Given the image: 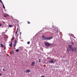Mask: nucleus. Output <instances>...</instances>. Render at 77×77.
I'll return each mask as SVG.
<instances>
[{
	"mask_svg": "<svg viewBox=\"0 0 77 77\" xmlns=\"http://www.w3.org/2000/svg\"><path fill=\"white\" fill-rule=\"evenodd\" d=\"M35 62H33L31 64V65L32 66H34V65H35Z\"/></svg>",
	"mask_w": 77,
	"mask_h": 77,
	"instance_id": "423d86ee",
	"label": "nucleus"
},
{
	"mask_svg": "<svg viewBox=\"0 0 77 77\" xmlns=\"http://www.w3.org/2000/svg\"><path fill=\"white\" fill-rule=\"evenodd\" d=\"M47 32H46V33H47Z\"/></svg>",
	"mask_w": 77,
	"mask_h": 77,
	"instance_id": "2f4dec72",
	"label": "nucleus"
},
{
	"mask_svg": "<svg viewBox=\"0 0 77 77\" xmlns=\"http://www.w3.org/2000/svg\"><path fill=\"white\" fill-rule=\"evenodd\" d=\"M67 51H69V50H67Z\"/></svg>",
	"mask_w": 77,
	"mask_h": 77,
	"instance_id": "c756f323",
	"label": "nucleus"
},
{
	"mask_svg": "<svg viewBox=\"0 0 77 77\" xmlns=\"http://www.w3.org/2000/svg\"><path fill=\"white\" fill-rule=\"evenodd\" d=\"M11 53H13V54H14V51H11Z\"/></svg>",
	"mask_w": 77,
	"mask_h": 77,
	"instance_id": "4be33fe9",
	"label": "nucleus"
},
{
	"mask_svg": "<svg viewBox=\"0 0 77 77\" xmlns=\"http://www.w3.org/2000/svg\"><path fill=\"white\" fill-rule=\"evenodd\" d=\"M55 68H59V66H56Z\"/></svg>",
	"mask_w": 77,
	"mask_h": 77,
	"instance_id": "bb28decb",
	"label": "nucleus"
},
{
	"mask_svg": "<svg viewBox=\"0 0 77 77\" xmlns=\"http://www.w3.org/2000/svg\"><path fill=\"white\" fill-rule=\"evenodd\" d=\"M14 37H12V41H14Z\"/></svg>",
	"mask_w": 77,
	"mask_h": 77,
	"instance_id": "393cba45",
	"label": "nucleus"
},
{
	"mask_svg": "<svg viewBox=\"0 0 77 77\" xmlns=\"http://www.w3.org/2000/svg\"><path fill=\"white\" fill-rule=\"evenodd\" d=\"M72 47V46L71 45H69V48H70V49H71Z\"/></svg>",
	"mask_w": 77,
	"mask_h": 77,
	"instance_id": "6e6552de",
	"label": "nucleus"
},
{
	"mask_svg": "<svg viewBox=\"0 0 77 77\" xmlns=\"http://www.w3.org/2000/svg\"><path fill=\"white\" fill-rule=\"evenodd\" d=\"M67 53H69V51H68Z\"/></svg>",
	"mask_w": 77,
	"mask_h": 77,
	"instance_id": "473e14b6",
	"label": "nucleus"
},
{
	"mask_svg": "<svg viewBox=\"0 0 77 77\" xmlns=\"http://www.w3.org/2000/svg\"><path fill=\"white\" fill-rule=\"evenodd\" d=\"M45 45L46 47H49V46H50L51 45V44L50 43H49L48 42H44Z\"/></svg>",
	"mask_w": 77,
	"mask_h": 77,
	"instance_id": "f03ea898",
	"label": "nucleus"
},
{
	"mask_svg": "<svg viewBox=\"0 0 77 77\" xmlns=\"http://www.w3.org/2000/svg\"><path fill=\"white\" fill-rule=\"evenodd\" d=\"M49 63H54V61H49Z\"/></svg>",
	"mask_w": 77,
	"mask_h": 77,
	"instance_id": "1a4fd4ad",
	"label": "nucleus"
},
{
	"mask_svg": "<svg viewBox=\"0 0 77 77\" xmlns=\"http://www.w3.org/2000/svg\"><path fill=\"white\" fill-rule=\"evenodd\" d=\"M30 72V70L29 69L26 70V71H24V72H26L27 73V72Z\"/></svg>",
	"mask_w": 77,
	"mask_h": 77,
	"instance_id": "39448f33",
	"label": "nucleus"
},
{
	"mask_svg": "<svg viewBox=\"0 0 77 77\" xmlns=\"http://www.w3.org/2000/svg\"><path fill=\"white\" fill-rule=\"evenodd\" d=\"M43 38H42V40H47V39H48V40H50V39H52L53 37H47L46 38V37H45V36L43 35L42 36Z\"/></svg>",
	"mask_w": 77,
	"mask_h": 77,
	"instance_id": "f257e3e1",
	"label": "nucleus"
},
{
	"mask_svg": "<svg viewBox=\"0 0 77 77\" xmlns=\"http://www.w3.org/2000/svg\"><path fill=\"white\" fill-rule=\"evenodd\" d=\"M15 46H16V44H14V47H15Z\"/></svg>",
	"mask_w": 77,
	"mask_h": 77,
	"instance_id": "a211bd4d",
	"label": "nucleus"
},
{
	"mask_svg": "<svg viewBox=\"0 0 77 77\" xmlns=\"http://www.w3.org/2000/svg\"><path fill=\"white\" fill-rule=\"evenodd\" d=\"M38 60H39V61H38V62H41V59H38Z\"/></svg>",
	"mask_w": 77,
	"mask_h": 77,
	"instance_id": "6ab92c4d",
	"label": "nucleus"
},
{
	"mask_svg": "<svg viewBox=\"0 0 77 77\" xmlns=\"http://www.w3.org/2000/svg\"><path fill=\"white\" fill-rule=\"evenodd\" d=\"M18 29H17L16 32L15 33L16 36H17V37L18 36V33H17V32H18Z\"/></svg>",
	"mask_w": 77,
	"mask_h": 77,
	"instance_id": "20e7f679",
	"label": "nucleus"
},
{
	"mask_svg": "<svg viewBox=\"0 0 77 77\" xmlns=\"http://www.w3.org/2000/svg\"><path fill=\"white\" fill-rule=\"evenodd\" d=\"M71 44H72V45H74V42H72L71 43Z\"/></svg>",
	"mask_w": 77,
	"mask_h": 77,
	"instance_id": "a878e982",
	"label": "nucleus"
},
{
	"mask_svg": "<svg viewBox=\"0 0 77 77\" xmlns=\"http://www.w3.org/2000/svg\"><path fill=\"white\" fill-rule=\"evenodd\" d=\"M4 17H5V18H6V17H7V16H8V14H6L4 15Z\"/></svg>",
	"mask_w": 77,
	"mask_h": 77,
	"instance_id": "9b49d317",
	"label": "nucleus"
},
{
	"mask_svg": "<svg viewBox=\"0 0 77 77\" xmlns=\"http://www.w3.org/2000/svg\"><path fill=\"white\" fill-rule=\"evenodd\" d=\"M20 35H21V33L20 32Z\"/></svg>",
	"mask_w": 77,
	"mask_h": 77,
	"instance_id": "7c9ffc66",
	"label": "nucleus"
},
{
	"mask_svg": "<svg viewBox=\"0 0 77 77\" xmlns=\"http://www.w3.org/2000/svg\"><path fill=\"white\" fill-rule=\"evenodd\" d=\"M70 36H74V35H72V34H71L70 35Z\"/></svg>",
	"mask_w": 77,
	"mask_h": 77,
	"instance_id": "aec40b11",
	"label": "nucleus"
},
{
	"mask_svg": "<svg viewBox=\"0 0 77 77\" xmlns=\"http://www.w3.org/2000/svg\"><path fill=\"white\" fill-rule=\"evenodd\" d=\"M54 32H55L56 33L58 34V30H57V29L54 30Z\"/></svg>",
	"mask_w": 77,
	"mask_h": 77,
	"instance_id": "0eeeda50",
	"label": "nucleus"
},
{
	"mask_svg": "<svg viewBox=\"0 0 77 77\" xmlns=\"http://www.w3.org/2000/svg\"><path fill=\"white\" fill-rule=\"evenodd\" d=\"M0 45H1V47H3H3L4 45H3V44H1Z\"/></svg>",
	"mask_w": 77,
	"mask_h": 77,
	"instance_id": "ddd939ff",
	"label": "nucleus"
},
{
	"mask_svg": "<svg viewBox=\"0 0 77 77\" xmlns=\"http://www.w3.org/2000/svg\"><path fill=\"white\" fill-rule=\"evenodd\" d=\"M12 25H9V27H12Z\"/></svg>",
	"mask_w": 77,
	"mask_h": 77,
	"instance_id": "dca6fc26",
	"label": "nucleus"
},
{
	"mask_svg": "<svg viewBox=\"0 0 77 77\" xmlns=\"http://www.w3.org/2000/svg\"><path fill=\"white\" fill-rule=\"evenodd\" d=\"M30 42H27V43L28 44H30Z\"/></svg>",
	"mask_w": 77,
	"mask_h": 77,
	"instance_id": "412c9836",
	"label": "nucleus"
},
{
	"mask_svg": "<svg viewBox=\"0 0 77 77\" xmlns=\"http://www.w3.org/2000/svg\"><path fill=\"white\" fill-rule=\"evenodd\" d=\"M2 74H0V76H2Z\"/></svg>",
	"mask_w": 77,
	"mask_h": 77,
	"instance_id": "c85d7f7f",
	"label": "nucleus"
},
{
	"mask_svg": "<svg viewBox=\"0 0 77 77\" xmlns=\"http://www.w3.org/2000/svg\"><path fill=\"white\" fill-rule=\"evenodd\" d=\"M27 22L28 24H30V22H29V21H27Z\"/></svg>",
	"mask_w": 77,
	"mask_h": 77,
	"instance_id": "5701e85b",
	"label": "nucleus"
},
{
	"mask_svg": "<svg viewBox=\"0 0 77 77\" xmlns=\"http://www.w3.org/2000/svg\"><path fill=\"white\" fill-rule=\"evenodd\" d=\"M76 50H77V49L75 47H74L73 48H72V52H73V51L75 52L76 51Z\"/></svg>",
	"mask_w": 77,
	"mask_h": 77,
	"instance_id": "7ed1b4c3",
	"label": "nucleus"
},
{
	"mask_svg": "<svg viewBox=\"0 0 77 77\" xmlns=\"http://www.w3.org/2000/svg\"><path fill=\"white\" fill-rule=\"evenodd\" d=\"M12 46V43L11 42V43H10L9 45V46L10 47H11Z\"/></svg>",
	"mask_w": 77,
	"mask_h": 77,
	"instance_id": "9d476101",
	"label": "nucleus"
},
{
	"mask_svg": "<svg viewBox=\"0 0 77 77\" xmlns=\"http://www.w3.org/2000/svg\"><path fill=\"white\" fill-rule=\"evenodd\" d=\"M3 7L4 8V9H5V5H4V4H3Z\"/></svg>",
	"mask_w": 77,
	"mask_h": 77,
	"instance_id": "2eb2a0df",
	"label": "nucleus"
},
{
	"mask_svg": "<svg viewBox=\"0 0 77 77\" xmlns=\"http://www.w3.org/2000/svg\"><path fill=\"white\" fill-rule=\"evenodd\" d=\"M17 41H18V38L17 39V40L15 41L14 44H17Z\"/></svg>",
	"mask_w": 77,
	"mask_h": 77,
	"instance_id": "f8f14e48",
	"label": "nucleus"
},
{
	"mask_svg": "<svg viewBox=\"0 0 77 77\" xmlns=\"http://www.w3.org/2000/svg\"><path fill=\"white\" fill-rule=\"evenodd\" d=\"M3 71H4V72H5V69H3Z\"/></svg>",
	"mask_w": 77,
	"mask_h": 77,
	"instance_id": "b1692460",
	"label": "nucleus"
},
{
	"mask_svg": "<svg viewBox=\"0 0 77 77\" xmlns=\"http://www.w3.org/2000/svg\"><path fill=\"white\" fill-rule=\"evenodd\" d=\"M0 2L2 3V4H3V2H2V0H0Z\"/></svg>",
	"mask_w": 77,
	"mask_h": 77,
	"instance_id": "f3484780",
	"label": "nucleus"
},
{
	"mask_svg": "<svg viewBox=\"0 0 77 77\" xmlns=\"http://www.w3.org/2000/svg\"><path fill=\"white\" fill-rule=\"evenodd\" d=\"M41 77H44V76H43V75L41 76Z\"/></svg>",
	"mask_w": 77,
	"mask_h": 77,
	"instance_id": "cd10ccee",
	"label": "nucleus"
},
{
	"mask_svg": "<svg viewBox=\"0 0 77 77\" xmlns=\"http://www.w3.org/2000/svg\"><path fill=\"white\" fill-rule=\"evenodd\" d=\"M16 52H18L19 51V49H17L16 50Z\"/></svg>",
	"mask_w": 77,
	"mask_h": 77,
	"instance_id": "4468645a",
	"label": "nucleus"
}]
</instances>
